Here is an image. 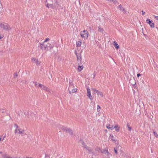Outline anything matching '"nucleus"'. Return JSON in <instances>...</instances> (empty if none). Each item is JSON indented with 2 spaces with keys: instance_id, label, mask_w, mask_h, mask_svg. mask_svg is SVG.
Listing matches in <instances>:
<instances>
[{
  "instance_id": "nucleus-3",
  "label": "nucleus",
  "mask_w": 158,
  "mask_h": 158,
  "mask_svg": "<svg viewBox=\"0 0 158 158\" xmlns=\"http://www.w3.org/2000/svg\"><path fill=\"white\" fill-rule=\"evenodd\" d=\"M81 36L83 38H87L88 37V33L87 31L84 30L81 32Z\"/></svg>"
},
{
  "instance_id": "nucleus-13",
  "label": "nucleus",
  "mask_w": 158,
  "mask_h": 158,
  "mask_svg": "<svg viewBox=\"0 0 158 158\" xmlns=\"http://www.w3.org/2000/svg\"><path fill=\"white\" fill-rule=\"evenodd\" d=\"M113 44L114 45V47L116 49H118L119 48V46L115 41L114 42Z\"/></svg>"
},
{
  "instance_id": "nucleus-46",
  "label": "nucleus",
  "mask_w": 158,
  "mask_h": 158,
  "mask_svg": "<svg viewBox=\"0 0 158 158\" xmlns=\"http://www.w3.org/2000/svg\"><path fill=\"white\" fill-rule=\"evenodd\" d=\"M2 37L0 36V40L2 38Z\"/></svg>"
},
{
  "instance_id": "nucleus-23",
  "label": "nucleus",
  "mask_w": 158,
  "mask_h": 158,
  "mask_svg": "<svg viewBox=\"0 0 158 158\" xmlns=\"http://www.w3.org/2000/svg\"><path fill=\"white\" fill-rule=\"evenodd\" d=\"M92 90L94 91V93H96L97 94H98V92H99V91H98V90H96V89H92Z\"/></svg>"
},
{
  "instance_id": "nucleus-35",
  "label": "nucleus",
  "mask_w": 158,
  "mask_h": 158,
  "mask_svg": "<svg viewBox=\"0 0 158 158\" xmlns=\"http://www.w3.org/2000/svg\"><path fill=\"white\" fill-rule=\"evenodd\" d=\"M31 60H32L34 61V62L35 61V60H36L37 59L35 58H31Z\"/></svg>"
},
{
  "instance_id": "nucleus-28",
  "label": "nucleus",
  "mask_w": 158,
  "mask_h": 158,
  "mask_svg": "<svg viewBox=\"0 0 158 158\" xmlns=\"http://www.w3.org/2000/svg\"><path fill=\"white\" fill-rule=\"evenodd\" d=\"M59 4H58V2H56L54 3V5L53 6H55V8L57 6H58Z\"/></svg>"
},
{
  "instance_id": "nucleus-40",
  "label": "nucleus",
  "mask_w": 158,
  "mask_h": 158,
  "mask_svg": "<svg viewBox=\"0 0 158 158\" xmlns=\"http://www.w3.org/2000/svg\"><path fill=\"white\" fill-rule=\"evenodd\" d=\"M37 82H35V86H37Z\"/></svg>"
},
{
  "instance_id": "nucleus-32",
  "label": "nucleus",
  "mask_w": 158,
  "mask_h": 158,
  "mask_svg": "<svg viewBox=\"0 0 158 158\" xmlns=\"http://www.w3.org/2000/svg\"><path fill=\"white\" fill-rule=\"evenodd\" d=\"M43 85L41 84H39V87H40L41 89L43 88Z\"/></svg>"
},
{
  "instance_id": "nucleus-36",
  "label": "nucleus",
  "mask_w": 158,
  "mask_h": 158,
  "mask_svg": "<svg viewBox=\"0 0 158 158\" xmlns=\"http://www.w3.org/2000/svg\"><path fill=\"white\" fill-rule=\"evenodd\" d=\"M154 17H155V18H156V20H158V16H154Z\"/></svg>"
},
{
  "instance_id": "nucleus-25",
  "label": "nucleus",
  "mask_w": 158,
  "mask_h": 158,
  "mask_svg": "<svg viewBox=\"0 0 158 158\" xmlns=\"http://www.w3.org/2000/svg\"><path fill=\"white\" fill-rule=\"evenodd\" d=\"M48 48H49L50 49H51L53 47V46L50 44H48Z\"/></svg>"
},
{
  "instance_id": "nucleus-1",
  "label": "nucleus",
  "mask_w": 158,
  "mask_h": 158,
  "mask_svg": "<svg viewBox=\"0 0 158 158\" xmlns=\"http://www.w3.org/2000/svg\"><path fill=\"white\" fill-rule=\"evenodd\" d=\"M15 127L16 128L15 130V134L22 135L25 132V131L23 129L20 128L17 124H15Z\"/></svg>"
},
{
  "instance_id": "nucleus-29",
  "label": "nucleus",
  "mask_w": 158,
  "mask_h": 158,
  "mask_svg": "<svg viewBox=\"0 0 158 158\" xmlns=\"http://www.w3.org/2000/svg\"><path fill=\"white\" fill-rule=\"evenodd\" d=\"M77 89H73L72 90V93H75L77 91Z\"/></svg>"
},
{
  "instance_id": "nucleus-18",
  "label": "nucleus",
  "mask_w": 158,
  "mask_h": 158,
  "mask_svg": "<svg viewBox=\"0 0 158 158\" xmlns=\"http://www.w3.org/2000/svg\"><path fill=\"white\" fill-rule=\"evenodd\" d=\"M42 89H43L47 91H49V89L47 87H46L45 86H44V85H43V88H42Z\"/></svg>"
},
{
  "instance_id": "nucleus-22",
  "label": "nucleus",
  "mask_w": 158,
  "mask_h": 158,
  "mask_svg": "<svg viewBox=\"0 0 158 158\" xmlns=\"http://www.w3.org/2000/svg\"><path fill=\"white\" fill-rule=\"evenodd\" d=\"M35 62L36 64L37 65H39L40 64V62L38 60V59L35 60Z\"/></svg>"
},
{
  "instance_id": "nucleus-10",
  "label": "nucleus",
  "mask_w": 158,
  "mask_h": 158,
  "mask_svg": "<svg viewBox=\"0 0 158 158\" xmlns=\"http://www.w3.org/2000/svg\"><path fill=\"white\" fill-rule=\"evenodd\" d=\"M120 128V127L118 126V125H116L114 127H113V129H115L116 131L117 132H118L119 131Z\"/></svg>"
},
{
  "instance_id": "nucleus-47",
  "label": "nucleus",
  "mask_w": 158,
  "mask_h": 158,
  "mask_svg": "<svg viewBox=\"0 0 158 158\" xmlns=\"http://www.w3.org/2000/svg\"><path fill=\"white\" fill-rule=\"evenodd\" d=\"M71 92L70 91H69V93H70V94H71Z\"/></svg>"
},
{
  "instance_id": "nucleus-7",
  "label": "nucleus",
  "mask_w": 158,
  "mask_h": 158,
  "mask_svg": "<svg viewBox=\"0 0 158 158\" xmlns=\"http://www.w3.org/2000/svg\"><path fill=\"white\" fill-rule=\"evenodd\" d=\"M87 96L89 98L92 100V98H91V94L90 93V90L89 88H87Z\"/></svg>"
},
{
  "instance_id": "nucleus-39",
  "label": "nucleus",
  "mask_w": 158,
  "mask_h": 158,
  "mask_svg": "<svg viewBox=\"0 0 158 158\" xmlns=\"http://www.w3.org/2000/svg\"><path fill=\"white\" fill-rule=\"evenodd\" d=\"M142 14L143 15H144L145 14V12L143 11L142 10Z\"/></svg>"
},
{
  "instance_id": "nucleus-15",
  "label": "nucleus",
  "mask_w": 158,
  "mask_h": 158,
  "mask_svg": "<svg viewBox=\"0 0 158 158\" xmlns=\"http://www.w3.org/2000/svg\"><path fill=\"white\" fill-rule=\"evenodd\" d=\"M110 137L111 138V139L113 141L116 142V138H114V135L112 134H111L110 136Z\"/></svg>"
},
{
  "instance_id": "nucleus-30",
  "label": "nucleus",
  "mask_w": 158,
  "mask_h": 158,
  "mask_svg": "<svg viewBox=\"0 0 158 158\" xmlns=\"http://www.w3.org/2000/svg\"><path fill=\"white\" fill-rule=\"evenodd\" d=\"M49 40H50L49 38H47L44 41V42L45 43L46 42H47V41H49Z\"/></svg>"
},
{
  "instance_id": "nucleus-31",
  "label": "nucleus",
  "mask_w": 158,
  "mask_h": 158,
  "mask_svg": "<svg viewBox=\"0 0 158 158\" xmlns=\"http://www.w3.org/2000/svg\"><path fill=\"white\" fill-rule=\"evenodd\" d=\"M18 76V74L17 72H15L14 75V77H16Z\"/></svg>"
},
{
  "instance_id": "nucleus-38",
  "label": "nucleus",
  "mask_w": 158,
  "mask_h": 158,
  "mask_svg": "<svg viewBox=\"0 0 158 158\" xmlns=\"http://www.w3.org/2000/svg\"><path fill=\"white\" fill-rule=\"evenodd\" d=\"M128 129L130 131H131V127H130L129 128H128Z\"/></svg>"
},
{
  "instance_id": "nucleus-17",
  "label": "nucleus",
  "mask_w": 158,
  "mask_h": 158,
  "mask_svg": "<svg viewBox=\"0 0 158 158\" xmlns=\"http://www.w3.org/2000/svg\"><path fill=\"white\" fill-rule=\"evenodd\" d=\"M3 158H15L14 157L10 156L8 155L4 154L3 155Z\"/></svg>"
},
{
  "instance_id": "nucleus-45",
  "label": "nucleus",
  "mask_w": 158,
  "mask_h": 158,
  "mask_svg": "<svg viewBox=\"0 0 158 158\" xmlns=\"http://www.w3.org/2000/svg\"><path fill=\"white\" fill-rule=\"evenodd\" d=\"M26 158H33L32 157H26Z\"/></svg>"
},
{
  "instance_id": "nucleus-14",
  "label": "nucleus",
  "mask_w": 158,
  "mask_h": 158,
  "mask_svg": "<svg viewBox=\"0 0 158 158\" xmlns=\"http://www.w3.org/2000/svg\"><path fill=\"white\" fill-rule=\"evenodd\" d=\"M130 83L132 85H135L136 84V82L134 79H131L129 81Z\"/></svg>"
},
{
  "instance_id": "nucleus-41",
  "label": "nucleus",
  "mask_w": 158,
  "mask_h": 158,
  "mask_svg": "<svg viewBox=\"0 0 158 158\" xmlns=\"http://www.w3.org/2000/svg\"><path fill=\"white\" fill-rule=\"evenodd\" d=\"M69 84H70V85H72L73 84L72 83V82H70V81H69Z\"/></svg>"
},
{
  "instance_id": "nucleus-43",
  "label": "nucleus",
  "mask_w": 158,
  "mask_h": 158,
  "mask_svg": "<svg viewBox=\"0 0 158 158\" xmlns=\"http://www.w3.org/2000/svg\"><path fill=\"white\" fill-rule=\"evenodd\" d=\"M107 1H112V0H106Z\"/></svg>"
},
{
  "instance_id": "nucleus-12",
  "label": "nucleus",
  "mask_w": 158,
  "mask_h": 158,
  "mask_svg": "<svg viewBox=\"0 0 158 158\" xmlns=\"http://www.w3.org/2000/svg\"><path fill=\"white\" fill-rule=\"evenodd\" d=\"M118 8H119L120 10L122 11L123 13H125V10L122 7V6L121 5H120L118 6Z\"/></svg>"
},
{
  "instance_id": "nucleus-11",
  "label": "nucleus",
  "mask_w": 158,
  "mask_h": 158,
  "mask_svg": "<svg viewBox=\"0 0 158 158\" xmlns=\"http://www.w3.org/2000/svg\"><path fill=\"white\" fill-rule=\"evenodd\" d=\"M120 148H121V147L119 145H118V146H117L115 147L114 148V151L115 153L116 154H117L118 151V149Z\"/></svg>"
},
{
  "instance_id": "nucleus-24",
  "label": "nucleus",
  "mask_w": 158,
  "mask_h": 158,
  "mask_svg": "<svg viewBox=\"0 0 158 158\" xmlns=\"http://www.w3.org/2000/svg\"><path fill=\"white\" fill-rule=\"evenodd\" d=\"M98 95H99L100 96H101L102 97L103 96V93L99 91L98 94H97Z\"/></svg>"
},
{
  "instance_id": "nucleus-42",
  "label": "nucleus",
  "mask_w": 158,
  "mask_h": 158,
  "mask_svg": "<svg viewBox=\"0 0 158 158\" xmlns=\"http://www.w3.org/2000/svg\"><path fill=\"white\" fill-rule=\"evenodd\" d=\"M127 126L128 128L130 127L128 123L127 124Z\"/></svg>"
},
{
  "instance_id": "nucleus-4",
  "label": "nucleus",
  "mask_w": 158,
  "mask_h": 158,
  "mask_svg": "<svg viewBox=\"0 0 158 158\" xmlns=\"http://www.w3.org/2000/svg\"><path fill=\"white\" fill-rule=\"evenodd\" d=\"M40 48L42 50H48V44H46L45 42H43L40 44Z\"/></svg>"
},
{
  "instance_id": "nucleus-2",
  "label": "nucleus",
  "mask_w": 158,
  "mask_h": 158,
  "mask_svg": "<svg viewBox=\"0 0 158 158\" xmlns=\"http://www.w3.org/2000/svg\"><path fill=\"white\" fill-rule=\"evenodd\" d=\"M0 27L7 31H9L11 28L7 23H0Z\"/></svg>"
},
{
  "instance_id": "nucleus-20",
  "label": "nucleus",
  "mask_w": 158,
  "mask_h": 158,
  "mask_svg": "<svg viewBox=\"0 0 158 158\" xmlns=\"http://www.w3.org/2000/svg\"><path fill=\"white\" fill-rule=\"evenodd\" d=\"M106 127L107 128L110 129L111 130L113 129V126L111 127L110 125H107Z\"/></svg>"
},
{
  "instance_id": "nucleus-37",
  "label": "nucleus",
  "mask_w": 158,
  "mask_h": 158,
  "mask_svg": "<svg viewBox=\"0 0 158 158\" xmlns=\"http://www.w3.org/2000/svg\"><path fill=\"white\" fill-rule=\"evenodd\" d=\"M140 76H141V74L140 73H138L137 74V76L138 77H139Z\"/></svg>"
},
{
  "instance_id": "nucleus-26",
  "label": "nucleus",
  "mask_w": 158,
  "mask_h": 158,
  "mask_svg": "<svg viewBox=\"0 0 158 158\" xmlns=\"http://www.w3.org/2000/svg\"><path fill=\"white\" fill-rule=\"evenodd\" d=\"M153 133L155 136L156 137L158 138V134L155 131L153 132Z\"/></svg>"
},
{
  "instance_id": "nucleus-21",
  "label": "nucleus",
  "mask_w": 158,
  "mask_h": 158,
  "mask_svg": "<svg viewBox=\"0 0 158 158\" xmlns=\"http://www.w3.org/2000/svg\"><path fill=\"white\" fill-rule=\"evenodd\" d=\"M83 69L82 65V66H79L78 67V70L80 72Z\"/></svg>"
},
{
  "instance_id": "nucleus-5",
  "label": "nucleus",
  "mask_w": 158,
  "mask_h": 158,
  "mask_svg": "<svg viewBox=\"0 0 158 158\" xmlns=\"http://www.w3.org/2000/svg\"><path fill=\"white\" fill-rule=\"evenodd\" d=\"M62 129L66 133H69L70 134H72L73 133L72 130L70 128L66 127H63Z\"/></svg>"
},
{
  "instance_id": "nucleus-19",
  "label": "nucleus",
  "mask_w": 158,
  "mask_h": 158,
  "mask_svg": "<svg viewBox=\"0 0 158 158\" xmlns=\"http://www.w3.org/2000/svg\"><path fill=\"white\" fill-rule=\"evenodd\" d=\"M7 110L6 109H0V112L2 113H5L7 112Z\"/></svg>"
},
{
  "instance_id": "nucleus-16",
  "label": "nucleus",
  "mask_w": 158,
  "mask_h": 158,
  "mask_svg": "<svg viewBox=\"0 0 158 158\" xmlns=\"http://www.w3.org/2000/svg\"><path fill=\"white\" fill-rule=\"evenodd\" d=\"M81 40H79V41L76 43L77 46L79 47L81 46Z\"/></svg>"
},
{
  "instance_id": "nucleus-44",
  "label": "nucleus",
  "mask_w": 158,
  "mask_h": 158,
  "mask_svg": "<svg viewBox=\"0 0 158 158\" xmlns=\"http://www.w3.org/2000/svg\"><path fill=\"white\" fill-rule=\"evenodd\" d=\"M45 2L46 3H47V0H45Z\"/></svg>"
},
{
  "instance_id": "nucleus-33",
  "label": "nucleus",
  "mask_w": 158,
  "mask_h": 158,
  "mask_svg": "<svg viewBox=\"0 0 158 158\" xmlns=\"http://www.w3.org/2000/svg\"><path fill=\"white\" fill-rule=\"evenodd\" d=\"M112 2L115 4H116V3L117 2V1H116V0H112Z\"/></svg>"
},
{
  "instance_id": "nucleus-34",
  "label": "nucleus",
  "mask_w": 158,
  "mask_h": 158,
  "mask_svg": "<svg viewBox=\"0 0 158 158\" xmlns=\"http://www.w3.org/2000/svg\"><path fill=\"white\" fill-rule=\"evenodd\" d=\"M97 107L98 110L99 111V110H100V106L99 105H98Z\"/></svg>"
},
{
  "instance_id": "nucleus-6",
  "label": "nucleus",
  "mask_w": 158,
  "mask_h": 158,
  "mask_svg": "<svg viewBox=\"0 0 158 158\" xmlns=\"http://www.w3.org/2000/svg\"><path fill=\"white\" fill-rule=\"evenodd\" d=\"M152 21L150 19H147L146 20V22L147 23L149 24L150 26L152 28H154V24L152 23Z\"/></svg>"
},
{
  "instance_id": "nucleus-48",
  "label": "nucleus",
  "mask_w": 158,
  "mask_h": 158,
  "mask_svg": "<svg viewBox=\"0 0 158 158\" xmlns=\"http://www.w3.org/2000/svg\"><path fill=\"white\" fill-rule=\"evenodd\" d=\"M31 117H28V118H31ZM32 118V117H31Z\"/></svg>"
},
{
  "instance_id": "nucleus-9",
  "label": "nucleus",
  "mask_w": 158,
  "mask_h": 158,
  "mask_svg": "<svg viewBox=\"0 0 158 158\" xmlns=\"http://www.w3.org/2000/svg\"><path fill=\"white\" fill-rule=\"evenodd\" d=\"M75 54H76L77 56V60H80V61H81V54H78L77 52L76 51H75Z\"/></svg>"
},
{
  "instance_id": "nucleus-27",
  "label": "nucleus",
  "mask_w": 158,
  "mask_h": 158,
  "mask_svg": "<svg viewBox=\"0 0 158 158\" xmlns=\"http://www.w3.org/2000/svg\"><path fill=\"white\" fill-rule=\"evenodd\" d=\"M103 31V29L102 27H98V31L101 32H102Z\"/></svg>"
},
{
  "instance_id": "nucleus-49",
  "label": "nucleus",
  "mask_w": 158,
  "mask_h": 158,
  "mask_svg": "<svg viewBox=\"0 0 158 158\" xmlns=\"http://www.w3.org/2000/svg\"><path fill=\"white\" fill-rule=\"evenodd\" d=\"M50 3V2H49L48 3Z\"/></svg>"
},
{
  "instance_id": "nucleus-8",
  "label": "nucleus",
  "mask_w": 158,
  "mask_h": 158,
  "mask_svg": "<svg viewBox=\"0 0 158 158\" xmlns=\"http://www.w3.org/2000/svg\"><path fill=\"white\" fill-rule=\"evenodd\" d=\"M45 5L48 8L50 7L52 9H54L55 8V6H53L52 3H47Z\"/></svg>"
}]
</instances>
